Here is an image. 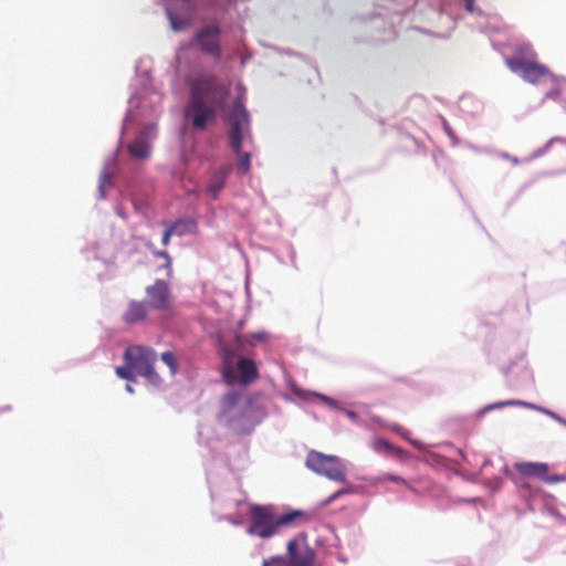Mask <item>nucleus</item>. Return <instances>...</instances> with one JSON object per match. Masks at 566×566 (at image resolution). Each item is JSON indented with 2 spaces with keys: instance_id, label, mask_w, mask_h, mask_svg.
<instances>
[{
  "instance_id": "nucleus-34",
  "label": "nucleus",
  "mask_w": 566,
  "mask_h": 566,
  "mask_svg": "<svg viewBox=\"0 0 566 566\" xmlns=\"http://www.w3.org/2000/svg\"><path fill=\"white\" fill-rule=\"evenodd\" d=\"M322 399L325 401H329V399L327 397H322Z\"/></svg>"
},
{
  "instance_id": "nucleus-13",
  "label": "nucleus",
  "mask_w": 566,
  "mask_h": 566,
  "mask_svg": "<svg viewBox=\"0 0 566 566\" xmlns=\"http://www.w3.org/2000/svg\"><path fill=\"white\" fill-rule=\"evenodd\" d=\"M148 305L145 302L132 300L128 302L122 319L127 324H136L147 318Z\"/></svg>"
},
{
  "instance_id": "nucleus-6",
  "label": "nucleus",
  "mask_w": 566,
  "mask_h": 566,
  "mask_svg": "<svg viewBox=\"0 0 566 566\" xmlns=\"http://www.w3.org/2000/svg\"><path fill=\"white\" fill-rule=\"evenodd\" d=\"M306 468L317 474L325 475L334 482H346V468L342 458L332 454H325L318 451H310L306 458Z\"/></svg>"
},
{
  "instance_id": "nucleus-4",
  "label": "nucleus",
  "mask_w": 566,
  "mask_h": 566,
  "mask_svg": "<svg viewBox=\"0 0 566 566\" xmlns=\"http://www.w3.org/2000/svg\"><path fill=\"white\" fill-rule=\"evenodd\" d=\"M123 357L125 364L134 368L136 375L146 377L150 382L160 380L154 369L157 354L153 348L140 345L129 346L125 349Z\"/></svg>"
},
{
  "instance_id": "nucleus-29",
  "label": "nucleus",
  "mask_w": 566,
  "mask_h": 566,
  "mask_svg": "<svg viewBox=\"0 0 566 566\" xmlns=\"http://www.w3.org/2000/svg\"><path fill=\"white\" fill-rule=\"evenodd\" d=\"M265 560L269 562V566L271 565V563H283V562H285L286 566H289L287 557L284 559V557H282V556H272L270 559H265Z\"/></svg>"
},
{
  "instance_id": "nucleus-28",
  "label": "nucleus",
  "mask_w": 566,
  "mask_h": 566,
  "mask_svg": "<svg viewBox=\"0 0 566 566\" xmlns=\"http://www.w3.org/2000/svg\"><path fill=\"white\" fill-rule=\"evenodd\" d=\"M504 406H526V407H531L530 403L524 402V401H520V400L501 401V402H497V403L493 405L492 407H504Z\"/></svg>"
},
{
  "instance_id": "nucleus-5",
  "label": "nucleus",
  "mask_w": 566,
  "mask_h": 566,
  "mask_svg": "<svg viewBox=\"0 0 566 566\" xmlns=\"http://www.w3.org/2000/svg\"><path fill=\"white\" fill-rule=\"evenodd\" d=\"M516 475L506 471L510 479L521 488H530L525 479H538L546 484L563 483L566 481L563 474H551L549 468L546 463L538 462H517L513 464Z\"/></svg>"
},
{
  "instance_id": "nucleus-12",
  "label": "nucleus",
  "mask_w": 566,
  "mask_h": 566,
  "mask_svg": "<svg viewBox=\"0 0 566 566\" xmlns=\"http://www.w3.org/2000/svg\"><path fill=\"white\" fill-rule=\"evenodd\" d=\"M241 396L237 391H230V394L222 397L220 401V410L218 413V420L223 422L228 427H231L234 421L242 418V415L235 412Z\"/></svg>"
},
{
  "instance_id": "nucleus-7",
  "label": "nucleus",
  "mask_w": 566,
  "mask_h": 566,
  "mask_svg": "<svg viewBox=\"0 0 566 566\" xmlns=\"http://www.w3.org/2000/svg\"><path fill=\"white\" fill-rule=\"evenodd\" d=\"M252 348V340L247 335L237 334L231 340L220 343L219 352L223 363V376L228 382L232 381V368L237 356L248 354Z\"/></svg>"
},
{
  "instance_id": "nucleus-10",
  "label": "nucleus",
  "mask_w": 566,
  "mask_h": 566,
  "mask_svg": "<svg viewBox=\"0 0 566 566\" xmlns=\"http://www.w3.org/2000/svg\"><path fill=\"white\" fill-rule=\"evenodd\" d=\"M147 305L154 311L166 312L171 306V294L167 282L157 280L146 287Z\"/></svg>"
},
{
  "instance_id": "nucleus-18",
  "label": "nucleus",
  "mask_w": 566,
  "mask_h": 566,
  "mask_svg": "<svg viewBox=\"0 0 566 566\" xmlns=\"http://www.w3.org/2000/svg\"><path fill=\"white\" fill-rule=\"evenodd\" d=\"M161 360L167 365L172 375L178 373V363L175 354L172 352H165L161 354Z\"/></svg>"
},
{
  "instance_id": "nucleus-8",
  "label": "nucleus",
  "mask_w": 566,
  "mask_h": 566,
  "mask_svg": "<svg viewBox=\"0 0 566 566\" xmlns=\"http://www.w3.org/2000/svg\"><path fill=\"white\" fill-rule=\"evenodd\" d=\"M249 123V114L244 106L243 95L238 96L230 112V147L233 151L239 153L242 147V129Z\"/></svg>"
},
{
  "instance_id": "nucleus-9",
  "label": "nucleus",
  "mask_w": 566,
  "mask_h": 566,
  "mask_svg": "<svg viewBox=\"0 0 566 566\" xmlns=\"http://www.w3.org/2000/svg\"><path fill=\"white\" fill-rule=\"evenodd\" d=\"M287 564L289 566H322L308 544L301 543L296 538L287 542Z\"/></svg>"
},
{
  "instance_id": "nucleus-33",
  "label": "nucleus",
  "mask_w": 566,
  "mask_h": 566,
  "mask_svg": "<svg viewBox=\"0 0 566 566\" xmlns=\"http://www.w3.org/2000/svg\"><path fill=\"white\" fill-rule=\"evenodd\" d=\"M262 566H269V562L263 560Z\"/></svg>"
},
{
  "instance_id": "nucleus-15",
  "label": "nucleus",
  "mask_w": 566,
  "mask_h": 566,
  "mask_svg": "<svg viewBox=\"0 0 566 566\" xmlns=\"http://www.w3.org/2000/svg\"><path fill=\"white\" fill-rule=\"evenodd\" d=\"M147 134L148 132L140 133L137 138L127 146V150L133 158H137L138 160L149 158L151 148L147 140Z\"/></svg>"
},
{
  "instance_id": "nucleus-16",
  "label": "nucleus",
  "mask_w": 566,
  "mask_h": 566,
  "mask_svg": "<svg viewBox=\"0 0 566 566\" xmlns=\"http://www.w3.org/2000/svg\"><path fill=\"white\" fill-rule=\"evenodd\" d=\"M230 170H231V167L226 166V167H221L220 169L216 170L214 174L212 175V177L208 184V190L211 193L212 198L216 199L218 193L224 187L226 181L229 177Z\"/></svg>"
},
{
  "instance_id": "nucleus-23",
  "label": "nucleus",
  "mask_w": 566,
  "mask_h": 566,
  "mask_svg": "<svg viewBox=\"0 0 566 566\" xmlns=\"http://www.w3.org/2000/svg\"><path fill=\"white\" fill-rule=\"evenodd\" d=\"M180 226H170L166 229L164 237H163V244L167 247L169 244V240L172 235H182V231H179L178 229Z\"/></svg>"
},
{
  "instance_id": "nucleus-19",
  "label": "nucleus",
  "mask_w": 566,
  "mask_h": 566,
  "mask_svg": "<svg viewBox=\"0 0 566 566\" xmlns=\"http://www.w3.org/2000/svg\"><path fill=\"white\" fill-rule=\"evenodd\" d=\"M116 374L119 376L120 379L129 380V381L136 380V374H135L134 368H132L127 364H126V366L116 367Z\"/></svg>"
},
{
  "instance_id": "nucleus-30",
  "label": "nucleus",
  "mask_w": 566,
  "mask_h": 566,
  "mask_svg": "<svg viewBox=\"0 0 566 566\" xmlns=\"http://www.w3.org/2000/svg\"><path fill=\"white\" fill-rule=\"evenodd\" d=\"M389 452H391L398 457H403L406 453L402 449L397 448V447H394V449H391Z\"/></svg>"
},
{
  "instance_id": "nucleus-20",
  "label": "nucleus",
  "mask_w": 566,
  "mask_h": 566,
  "mask_svg": "<svg viewBox=\"0 0 566 566\" xmlns=\"http://www.w3.org/2000/svg\"><path fill=\"white\" fill-rule=\"evenodd\" d=\"M371 447L376 452H389L394 449V446L389 444L388 440L382 438H376L371 442Z\"/></svg>"
},
{
  "instance_id": "nucleus-17",
  "label": "nucleus",
  "mask_w": 566,
  "mask_h": 566,
  "mask_svg": "<svg viewBox=\"0 0 566 566\" xmlns=\"http://www.w3.org/2000/svg\"><path fill=\"white\" fill-rule=\"evenodd\" d=\"M239 155L238 170L240 174H247L251 167V154L250 153H237Z\"/></svg>"
},
{
  "instance_id": "nucleus-27",
  "label": "nucleus",
  "mask_w": 566,
  "mask_h": 566,
  "mask_svg": "<svg viewBox=\"0 0 566 566\" xmlns=\"http://www.w3.org/2000/svg\"><path fill=\"white\" fill-rule=\"evenodd\" d=\"M245 336H248L252 340V347L255 346L256 342H264L268 338V334L265 332L247 334Z\"/></svg>"
},
{
  "instance_id": "nucleus-31",
  "label": "nucleus",
  "mask_w": 566,
  "mask_h": 566,
  "mask_svg": "<svg viewBox=\"0 0 566 566\" xmlns=\"http://www.w3.org/2000/svg\"><path fill=\"white\" fill-rule=\"evenodd\" d=\"M464 2H467V9L469 12H472L473 11V3H474V0H464Z\"/></svg>"
},
{
  "instance_id": "nucleus-25",
  "label": "nucleus",
  "mask_w": 566,
  "mask_h": 566,
  "mask_svg": "<svg viewBox=\"0 0 566 566\" xmlns=\"http://www.w3.org/2000/svg\"><path fill=\"white\" fill-rule=\"evenodd\" d=\"M154 254L156 256H159L163 260H165V264L163 265V268H165V270L167 271V275H170L172 272V269H171V259H170V255L168 254V252L167 251H155Z\"/></svg>"
},
{
  "instance_id": "nucleus-14",
  "label": "nucleus",
  "mask_w": 566,
  "mask_h": 566,
  "mask_svg": "<svg viewBox=\"0 0 566 566\" xmlns=\"http://www.w3.org/2000/svg\"><path fill=\"white\" fill-rule=\"evenodd\" d=\"M240 374V381L244 385L251 384L259 377V369L252 358L240 357L238 361H234Z\"/></svg>"
},
{
  "instance_id": "nucleus-24",
  "label": "nucleus",
  "mask_w": 566,
  "mask_h": 566,
  "mask_svg": "<svg viewBox=\"0 0 566 566\" xmlns=\"http://www.w3.org/2000/svg\"><path fill=\"white\" fill-rule=\"evenodd\" d=\"M169 20L171 29L175 31H181L188 25L187 20L177 18L174 14H169Z\"/></svg>"
},
{
  "instance_id": "nucleus-3",
  "label": "nucleus",
  "mask_w": 566,
  "mask_h": 566,
  "mask_svg": "<svg viewBox=\"0 0 566 566\" xmlns=\"http://www.w3.org/2000/svg\"><path fill=\"white\" fill-rule=\"evenodd\" d=\"M521 53H526L527 59L513 57L506 60V65L516 74H520L523 80L532 84L542 82H555L554 75L549 70L541 63L536 62V53L532 50L530 44H523L520 46Z\"/></svg>"
},
{
  "instance_id": "nucleus-26",
  "label": "nucleus",
  "mask_w": 566,
  "mask_h": 566,
  "mask_svg": "<svg viewBox=\"0 0 566 566\" xmlns=\"http://www.w3.org/2000/svg\"><path fill=\"white\" fill-rule=\"evenodd\" d=\"M380 481H382V482L389 481V482L402 484L407 488H410L403 478H400V475H396V474H391V473H387V474L382 475L380 478Z\"/></svg>"
},
{
  "instance_id": "nucleus-2",
  "label": "nucleus",
  "mask_w": 566,
  "mask_h": 566,
  "mask_svg": "<svg viewBox=\"0 0 566 566\" xmlns=\"http://www.w3.org/2000/svg\"><path fill=\"white\" fill-rule=\"evenodd\" d=\"M296 520L308 522L311 516L303 510H292L276 515L271 505L253 504L250 506V523L247 533L260 538H270L279 534L282 526L293 524Z\"/></svg>"
},
{
  "instance_id": "nucleus-22",
  "label": "nucleus",
  "mask_w": 566,
  "mask_h": 566,
  "mask_svg": "<svg viewBox=\"0 0 566 566\" xmlns=\"http://www.w3.org/2000/svg\"><path fill=\"white\" fill-rule=\"evenodd\" d=\"M353 492H355V488L340 489V490L332 493L331 496H328L327 499H325L323 502V506H327V505L332 504L333 502L338 500V497H342L343 494H348V493H353Z\"/></svg>"
},
{
  "instance_id": "nucleus-1",
  "label": "nucleus",
  "mask_w": 566,
  "mask_h": 566,
  "mask_svg": "<svg viewBox=\"0 0 566 566\" xmlns=\"http://www.w3.org/2000/svg\"><path fill=\"white\" fill-rule=\"evenodd\" d=\"M229 98V86L216 77H202L191 83L190 98L184 115L195 129H207L219 111L223 109Z\"/></svg>"
},
{
  "instance_id": "nucleus-32",
  "label": "nucleus",
  "mask_w": 566,
  "mask_h": 566,
  "mask_svg": "<svg viewBox=\"0 0 566 566\" xmlns=\"http://www.w3.org/2000/svg\"><path fill=\"white\" fill-rule=\"evenodd\" d=\"M126 389H127L128 391H130V392H133V391H134V389H133V387H132L130 385H127V386H126Z\"/></svg>"
},
{
  "instance_id": "nucleus-21",
  "label": "nucleus",
  "mask_w": 566,
  "mask_h": 566,
  "mask_svg": "<svg viewBox=\"0 0 566 566\" xmlns=\"http://www.w3.org/2000/svg\"><path fill=\"white\" fill-rule=\"evenodd\" d=\"M174 224L180 226L178 230L181 231V235L190 233L196 229V222L191 219H180L176 221Z\"/></svg>"
},
{
  "instance_id": "nucleus-11",
  "label": "nucleus",
  "mask_w": 566,
  "mask_h": 566,
  "mask_svg": "<svg viewBox=\"0 0 566 566\" xmlns=\"http://www.w3.org/2000/svg\"><path fill=\"white\" fill-rule=\"evenodd\" d=\"M219 35L220 28L218 25H209L197 31L196 41L202 52L220 56Z\"/></svg>"
}]
</instances>
